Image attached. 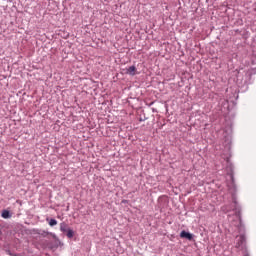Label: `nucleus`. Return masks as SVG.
I'll use <instances>...</instances> for the list:
<instances>
[{"label":"nucleus","mask_w":256,"mask_h":256,"mask_svg":"<svg viewBox=\"0 0 256 256\" xmlns=\"http://www.w3.org/2000/svg\"><path fill=\"white\" fill-rule=\"evenodd\" d=\"M12 256H17V254H14V255H12Z\"/></svg>","instance_id":"nucleus-8"},{"label":"nucleus","mask_w":256,"mask_h":256,"mask_svg":"<svg viewBox=\"0 0 256 256\" xmlns=\"http://www.w3.org/2000/svg\"><path fill=\"white\" fill-rule=\"evenodd\" d=\"M49 225H50V227H55V225H57V220H55V219H50Z\"/></svg>","instance_id":"nucleus-7"},{"label":"nucleus","mask_w":256,"mask_h":256,"mask_svg":"<svg viewBox=\"0 0 256 256\" xmlns=\"http://www.w3.org/2000/svg\"><path fill=\"white\" fill-rule=\"evenodd\" d=\"M180 237L181 239H188V241H192L193 240V234L183 230L181 233H180Z\"/></svg>","instance_id":"nucleus-1"},{"label":"nucleus","mask_w":256,"mask_h":256,"mask_svg":"<svg viewBox=\"0 0 256 256\" xmlns=\"http://www.w3.org/2000/svg\"><path fill=\"white\" fill-rule=\"evenodd\" d=\"M243 243H245V235H240L238 237V242L236 244V247H241V245H243Z\"/></svg>","instance_id":"nucleus-2"},{"label":"nucleus","mask_w":256,"mask_h":256,"mask_svg":"<svg viewBox=\"0 0 256 256\" xmlns=\"http://www.w3.org/2000/svg\"><path fill=\"white\" fill-rule=\"evenodd\" d=\"M2 217H3V219H9V217H11V214L9 213L8 210H3Z\"/></svg>","instance_id":"nucleus-4"},{"label":"nucleus","mask_w":256,"mask_h":256,"mask_svg":"<svg viewBox=\"0 0 256 256\" xmlns=\"http://www.w3.org/2000/svg\"><path fill=\"white\" fill-rule=\"evenodd\" d=\"M60 231H62V233H65L67 231V224L61 223L60 224Z\"/></svg>","instance_id":"nucleus-6"},{"label":"nucleus","mask_w":256,"mask_h":256,"mask_svg":"<svg viewBox=\"0 0 256 256\" xmlns=\"http://www.w3.org/2000/svg\"><path fill=\"white\" fill-rule=\"evenodd\" d=\"M66 235H67L68 239H73L75 232H73V230H71V229H68Z\"/></svg>","instance_id":"nucleus-5"},{"label":"nucleus","mask_w":256,"mask_h":256,"mask_svg":"<svg viewBox=\"0 0 256 256\" xmlns=\"http://www.w3.org/2000/svg\"><path fill=\"white\" fill-rule=\"evenodd\" d=\"M135 71H137V69L135 68V66H130L129 69L127 70V73L129 75H135Z\"/></svg>","instance_id":"nucleus-3"}]
</instances>
